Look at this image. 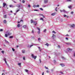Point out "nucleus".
<instances>
[{
	"label": "nucleus",
	"instance_id": "9d476101",
	"mask_svg": "<svg viewBox=\"0 0 75 75\" xmlns=\"http://www.w3.org/2000/svg\"><path fill=\"white\" fill-rule=\"evenodd\" d=\"M6 5V3H3V7H5V6Z\"/></svg>",
	"mask_w": 75,
	"mask_h": 75
},
{
	"label": "nucleus",
	"instance_id": "dca6fc26",
	"mask_svg": "<svg viewBox=\"0 0 75 75\" xmlns=\"http://www.w3.org/2000/svg\"><path fill=\"white\" fill-rule=\"evenodd\" d=\"M20 24H18L17 25V27H20Z\"/></svg>",
	"mask_w": 75,
	"mask_h": 75
},
{
	"label": "nucleus",
	"instance_id": "a18cd8bd",
	"mask_svg": "<svg viewBox=\"0 0 75 75\" xmlns=\"http://www.w3.org/2000/svg\"><path fill=\"white\" fill-rule=\"evenodd\" d=\"M22 2L24 3L25 2V1H24V0H23Z\"/></svg>",
	"mask_w": 75,
	"mask_h": 75
},
{
	"label": "nucleus",
	"instance_id": "37998d69",
	"mask_svg": "<svg viewBox=\"0 0 75 75\" xmlns=\"http://www.w3.org/2000/svg\"><path fill=\"white\" fill-rule=\"evenodd\" d=\"M0 31H3V29H0Z\"/></svg>",
	"mask_w": 75,
	"mask_h": 75
},
{
	"label": "nucleus",
	"instance_id": "72a5a7b5",
	"mask_svg": "<svg viewBox=\"0 0 75 75\" xmlns=\"http://www.w3.org/2000/svg\"><path fill=\"white\" fill-rule=\"evenodd\" d=\"M25 72H28V70L27 69H25Z\"/></svg>",
	"mask_w": 75,
	"mask_h": 75
},
{
	"label": "nucleus",
	"instance_id": "2f4dec72",
	"mask_svg": "<svg viewBox=\"0 0 75 75\" xmlns=\"http://www.w3.org/2000/svg\"><path fill=\"white\" fill-rule=\"evenodd\" d=\"M45 68H46V69H49L48 68V67H46V66H45Z\"/></svg>",
	"mask_w": 75,
	"mask_h": 75
},
{
	"label": "nucleus",
	"instance_id": "cd10ccee",
	"mask_svg": "<svg viewBox=\"0 0 75 75\" xmlns=\"http://www.w3.org/2000/svg\"><path fill=\"white\" fill-rule=\"evenodd\" d=\"M13 38V36H10L9 37L10 38Z\"/></svg>",
	"mask_w": 75,
	"mask_h": 75
},
{
	"label": "nucleus",
	"instance_id": "7ed1b4c3",
	"mask_svg": "<svg viewBox=\"0 0 75 75\" xmlns=\"http://www.w3.org/2000/svg\"><path fill=\"white\" fill-rule=\"evenodd\" d=\"M37 29L39 31H38V33L39 34H40V29L38 28H37Z\"/></svg>",
	"mask_w": 75,
	"mask_h": 75
},
{
	"label": "nucleus",
	"instance_id": "774afa93",
	"mask_svg": "<svg viewBox=\"0 0 75 75\" xmlns=\"http://www.w3.org/2000/svg\"><path fill=\"white\" fill-rule=\"evenodd\" d=\"M66 36H69V35H66Z\"/></svg>",
	"mask_w": 75,
	"mask_h": 75
},
{
	"label": "nucleus",
	"instance_id": "c85d7f7f",
	"mask_svg": "<svg viewBox=\"0 0 75 75\" xmlns=\"http://www.w3.org/2000/svg\"><path fill=\"white\" fill-rule=\"evenodd\" d=\"M40 20H42L43 21H44V20L43 19V18H41L40 19Z\"/></svg>",
	"mask_w": 75,
	"mask_h": 75
},
{
	"label": "nucleus",
	"instance_id": "5701e85b",
	"mask_svg": "<svg viewBox=\"0 0 75 75\" xmlns=\"http://www.w3.org/2000/svg\"><path fill=\"white\" fill-rule=\"evenodd\" d=\"M45 45H47V46H48L49 45V44L48 43H47L46 44H45Z\"/></svg>",
	"mask_w": 75,
	"mask_h": 75
},
{
	"label": "nucleus",
	"instance_id": "9b49d317",
	"mask_svg": "<svg viewBox=\"0 0 75 75\" xmlns=\"http://www.w3.org/2000/svg\"><path fill=\"white\" fill-rule=\"evenodd\" d=\"M7 22V21H6V20H4V23H5V24H6V23Z\"/></svg>",
	"mask_w": 75,
	"mask_h": 75
},
{
	"label": "nucleus",
	"instance_id": "39448f33",
	"mask_svg": "<svg viewBox=\"0 0 75 75\" xmlns=\"http://www.w3.org/2000/svg\"><path fill=\"white\" fill-rule=\"evenodd\" d=\"M48 0H44V3L45 4H46V3H48Z\"/></svg>",
	"mask_w": 75,
	"mask_h": 75
},
{
	"label": "nucleus",
	"instance_id": "f03ea898",
	"mask_svg": "<svg viewBox=\"0 0 75 75\" xmlns=\"http://www.w3.org/2000/svg\"><path fill=\"white\" fill-rule=\"evenodd\" d=\"M31 56L32 58H34L35 59V58H37V56H35L34 54H31Z\"/></svg>",
	"mask_w": 75,
	"mask_h": 75
},
{
	"label": "nucleus",
	"instance_id": "20e7f679",
	"mask_svg": "<svg viewBox=\"0 0 75 75\" xmlns=\"http://www.w3.org/2000/svg\"><path fill=\"white\" fill-rule=\"evenodd\" d=\"M4 61L6 64L8 65V64H7V61H6V58H4Z\"/></svg>",
	"mask_w": 75,
	"mask_h": 75
},
{
	"label": "nucleus",
	"instance_id": "a19ab883",
	"mask_svg": "<svg viewBox=\"0 0 75 75\" xmlns=\"http://www.w3.org/2000/svg\"><path fill=\"white\" fill-rule=\"evenodd\" d=\"M25 57H24L23 58V60H25Z\"/></svg>",
	"mask_w": 75,
	"mask_h": 75
},
{
	"label": "nucleus",
	"instance_id": "680f3d73",
	"mask_svg": "<svg viewBox=\"0 0 75 75\" xmlns=\"http://www.w3.org/2000/svg\"><path fill=\"white\" fill-rule=\"evenodd\" d=\"M42 16H43V18H45V16H44V15H42Z\"/></svg>",
	"mask_w": 75,
	"mask_h": 75
},
{
	"label": "nucleus",
	"instance_id": "8fccbe9b",
	"mask_svg": "<svg viewBox=\"0 0 75 75\" xmlns=\"http://www.w3.org/2000/svg\"><path fill=\"white\" fill-rule=\"evenodd\" d=\"M74 57H75V53H74Z\"/></svg>",
	"mask_w": 75,
	"mask_h": 75
},
{
	"label": "nucleus",
	"instance_id": "f3484780",
	"mask_svg": "<svg viewBox=\"0 0 75 75\" xmlns=\"http://www.w3.org/2000/svg\"><path fill=\"white\" fill-rule=\"evenodd\" d=\"M42 7H46V5H43L42 6Z\"/></svg>",
	"mask_w": 75,
	"mask_h": 75
},
{
	"label": "nucleus",
	"instance_id": "393cba45",
	"mask_svg": "<svg viewBox=\"0 0 75 75\" xmlns=\"http://www.w3.org/2000/svg\"><path fill=\"white\" fill-rule=\"evenodd\" d=\"M55 13H52L51 14V15L52 16H54V15H55Z\"/></svg>",
	"mask_w": 75,
	"mask_h": 75
},
{
	"label": "nucleus",
	"instance_id": "4c0bfd02",
	"mask_svg": "<svg viewBox=\"0 0 75 75\" xmlns=\"http://www.w3.org/2000/svg\"><path fill=\"white\" fill-rule=\"evenodd\" d=\"M17 6L18 7H20V6L19 5H18Z\"/></svg>",
	"mask_w": 75,
	"mask_h": 75
},
{
	"label": "nucleus",
	"instance_id": "ea45409f",
	"mask_svg": "<svg viewBox=\"0 0 75 75\" xmlns=\"http://www.w3.org/2000/svg\"><path fill=\"white\" fill-rule=\"evenodd\" d=\"M55 10H56V11H57V7H56L55 9Z\"/></svg>",
	"mask_w": 75,
	"mask_h": 75
},
{
	"label": "nucleus",
	"instance_id": "09e8293b",
	"mask_svg": "<svg viewBox=\"0 0 75 75\" xmlns=\"http://www.w3.org/2000/svg\"><path fill=\"white\" fill-rule=\"evenodd\" d=\"M71 14H74V12H71Z\"/></svg>",
	"mask_w": 75,
	"mask_h": 75
},
{
	"label": "nucleus",
	"instance_id": "7c9ffc66",
	"mask_svg": "<svg viewBox=\"0 0 75 75\" xmlns=\"http://www.w3.org/2000/svg\"><path fill=\"white\" fill-rule=\"evenodd\" d=\"M5 42L6 43H9V42H8V41H7V40H5Z\"/></svg>",
	"mask_w": 75,
	"mask_h": 75
},
{
	"label": "nucleus",
	"instance_id": "79ce46f5",
	"mask_svg": "<svg viewBox=\"0 0 75 75\" xmlns=\"http://www.w3.org/2000/svg\"><path fill=\"white\" fill-rule=\"evenodd\" d=\"M1 52L2 53V54H4V51H1Z\"/></svg>",
	"mask_w": 75,
	"mask_h": 75
},
{
	"label": "nucleus",
	"instance_id": "6ab92c4d",
	"mask_svg": "<svg viewBox=\"0 0 75 75\" xmlns=\"http://www.w3.org/2000/svg\"><path fill=\"white\" fill-rule=\"evenodd\" d=\"M18 65H19V67H21V63H18Z\"/></svg>",
	"mask_w": 75,
	"mask_h": 75
},
{
	"label": "nucleus",
	"instance_id": "412c9836",
	"mask_svg": "<svg viewBox=\"0 0 75 75\" xmlns=\"http://www.w3.org/2000/svg\"><path fill=\"white\" fill-rule=\"evenodd\" d=\"M5 37H8V35H7V34H5Z\"/></svg>",
	"mask_w": 75,
	"mask_h": 75
},
{
	"label": "nucleus",
	"instance_id": "aec40b11",
	"mask_svg": "<svg viewBox=\"0 0 75 75\" xmlns=\"http://www.w3.org/2000/svg\"><path fill=\"white\" fill-rule=\"evenodd\" d=\"M63 11L64 12V13H66L67 11H65V10H63Z\"/></svg>",
	"mask_w": 75,
	"mask_h": 75
},
{
	"label": "nucleus",
	"instance_id": "69168bd1",
	"mask_svg": "<svg viewBox=\"0 0 75 75\" xmlns=\"http://www.w3.org/2000/svg\"><path fill=\"white\" fill-rule=\"evenodd\" d=\"M66 44H67L68 45H69V43H67Z\"/></svg>",
	"mask_w": 75,
	"mask_h": 75
},
{
	"label": "nucleus",
	"instance_id": "de8ad7c7",
	"mask_svg": "<svg viewBox=\"0 0 75 75\" xmlns=\"http://www.w3.org/2000/svg\"><path fill=\"white\" fill-rule=\"evenodd\" d=\"M39 15H40V16H43V15H42L41 14H39Z\"/></svg>",
	"mask_w": 75,
	"mask_h": 75
},
{
	"label": "nucleus",
	"instance_id": "f8f14e48",
	"mask_svg": "<svg viewBox=\"0 0 75 75\" xmlns=\"http://www.w3.org/2000/svg\"><path fill=\"white\" fill-rule=\"evenodd\" d=\"M32 46H33V45H31L30 46V45H28V47H30V48H31V47H32Z\"/></svg>",
	"mask_w": 75,
	"mask_h": 75
},
{
	"label": "nucleus",
	"instance_id": "0eeeda50",
	"mask_svg": "<svg viewBox=\"0 0 75 75\" xmlns=\"http://www.w3.org/2000/svg\"><path fill=\"white\" fill-rule=\"evenodd\" d=\"M75 25L74 24H72L71 25V27L72 28H75Z\"/></svg>",
	"mask_w": 75,
	"mask_h": 75
},
{
	"label": "nucleus",
	"instance_id": "3c124183",
	"mask_svg": "<svg viewBox=\"0 0 75 75\" xmlns=\"http://www.w3.org/2000/svg\"><path fill=\"white\" fill-rule=\"evenodd\" d=\"M39 6H39V5H38L37 6H36V7H39Z\"/></svg>",
	"mask_w": 75,
	"mask_h": 75
},
{
	"label": "nucleus",
	"instance_id": "a878e982",
	"mask_svg": "<svg viewBox=\"0 0 75 75\" xmlns=\"http://www.w3.org/2000/svg\"><path fill=\"white\" fill-rule=\"evenodd\" d=\"M10 7H13L14 6L12 5H10Z\"/></svg>",
	"mask_w": 75,
	"mask_h": 75
},
{
	"label": "nucleus",
	"instance_id": "c03bdc74",
	"mask_svg": "<svg viewBox=\"0 0 75 75\" xmlns=\"http://www.w3.org/2000/svg\"><path fill=\"white\" fill-rule=\"evenodd\" d=\"M30 4H29L28 5V7H30Z\"/></svg>",
	"mask_w": 75,
	"mask_h": 75
},
{
	"label": "nucleus",
	"instance_id": "c9c22d12",
	"mask_svg": "<svg viewBox=\"0 0 75 75\" xmlns=\"http://www.w3.org/2000/svg\"><path fill=\"white\" fill-rule=\"evenodd\" d=\"M20 9H18V10H17L16 11V13H17V12H18V11H20Z\"/></svg>",
	"mask_w": 75,
	"mask_h": 75
},
{
	"label": "nucleus",
	"instance_id": "2eb2a0df",
	"mask_svg": "<svg viewBox=\"0 0 75 75\" xmlns=\"http://www.w3.org/2000/svg\"><path fill=\"white\" fill-rule=\"evenodd\" d=\"M25 50H22V52L23 53V54H24V53H25Z\"/></svg>",
	"mask_w": 75,
	"mask_h": 75
},
{
	"label": "nucleus",
	"instance_id": "bf43d9fd",
	"mask_svg": "<svg viewBox=\"0 0 75 75\" xmlns=\"http://www.w3.org/2000/svg\"><path fill=\"white\" fill-rule=\"evenodd\" d=\"M21 21H23V20H22V19H21L20 21V22H21Z\"/></svg>",
	"mask_w": 75,
	"mask_h": 75
},
{
	"label": "nucleus",
	"instance_id": "603ef678",
	"mask_svg": "<svg viewBox=\"0 0 75 75\" xmlns=\"http://www.w3.org/2000/svg\"><path fill=\"white\" fill-rule=\"evenodd\" d=\"M38 41H40V40H41V39H40V38H38Z\"/></svg>",
	"mask_w": 75,
	"mask_h": 75
},
{
	"label": "nucleus",
	"instance_id": "1a4fd4ad",
	"mask_svg": "<svg viewBox=\"0 0 75 75\" xmlns=\"http://www.w3.org/2000/svg\"><path fill=\"white\" fill-rule=\"evenodd\" d=\"M60 65H61V67H63L65 66V65L64 64H60Z\"/></svg>",
	"mask_w": 75,
	"mask_h": 75
},
{
	"label": "nucleus",
	"instance_id": "ddd939ff",
	"mask_svg": "<svg viewBox=\"0 0 75 75\" xmlns=\"http://www.w3.org/2000/svg\"><path fill=\"white\" fill-rule=\"evenodd\" d=\"M23 28H26V27H27V26L26 25H23Z\"/></svg>",
	"mask_w": 75,
	"mask_h": 75
},
{
	"label": "nucleus",
	"instance_id": "a211bd4d",
	"mask_svg": "<svg viewBox=\"0 0 75 75\" xmlns=\"http://www.w3.org/2000/svg\"><path fill=\"white\" fill-rule=\"evenodd\" d=\"M46 29H45L44 30L43 32L44 33H45L46 31Z\"/></svg>",
	"mask_w": 75,
	"mask_h": 75
},
{
	"label": "nucleus",
	"instance_id": "6e6d98bb",
	"mask_svg": "<svg viewBox=\"0 0 75 75\" xmlns=\"http://www.w3.org/2000/svg\"><path fill=\"white\" fill-rule=\"evenodd\" d=\"M60 11L61 12H62L63 11L61 10H60Z\"/></svg>",
	"mask_w": 75,
	"mask_h": 75
},
{
	"label": "nucleus",
	"instance_id": "6e6552de",
	"mask_svg": "<svg viewBox=\"0 0 75 75\" xmlns=\"http://www.w3.org/2000/svg\"><path fill=\"white\" fill-rule=\"evenodd\" d=\"M67 51H69V52H71V51H72V49L69 48L67 49Z\"/></svg>",
	"mask_w": 75,
	"mask_h": 75
},
{
	"label": "nucleus",
	"instance_id": "5fc2aeb1",
	"mask_svg": "<svg viewBox=\"0 0 75 75\" xmlns=\"http://www.w3.org/2000/svg\"><path fill=\"white\" fill-rule=\"evenodd\" d=\"M60 74H63V72L62 71L60 72Z\"/></svg>",
	"mask_w": 75,
	"mask_h": 75
},
{
	"label": "nucleus",
	"instance_id": "473e14b6",
	"mask_svg": "<svg viewBox=\"0 0 75 75\" xmlns=\"http://www.w3.org/2000/svg\"><path fill=\"white\" fill-rule=\"evenodd\" d=\"M40 10H42H42H43V9H42V8H40Z\"/></svg>",
	"mask_w": 75,
	"mask_h": 75
},
{
	"label": "nucleus",
	"instance_id": "423d86ee",
	"mask_svg": "<svg viewBox=\"0 0 75 75\" xmlns=\"http://www.w3.org/2000/svg\"><path fill=\"white\" fill-rule=\"evenodd\" d=\"M55 35L53 34L52 36V39H54V38H55Z\"/></svg>",
	"mask_w": 75,
	"mask_h": 75
},
{
	"label": "nucleus",
	"instance_id": "f704fd0d",
	"mask_svg": "<svg viewBox=\"0 0 75 75\" xmlns=\"http://www.w3.org/2000/svg\"><path fill=\"white\" fill-rule=\"evenodd\" d=\"M62 59H65V57H62Z\"/></svg>",
	"mask_w": 75,
	"mask_h": 75
},
{
	"label": "nucleus",
	"instance_id": "13d9d810",
	"mask_svg": "<svg viewBox=\"0 0 75 75\" xmlns=\"http://www.w3.org/2000/svg\"><path fill=\"white\" fill-rule=\"evenodd\" d=\"M66 39L67 40H68V38H66Z\"/></svg>",
	"mask_w": 75,
	"mask_h": 75
},
{
	"label": "nucleus",
	"instance_id": "4468645a",
	"mask_svg": "<svg viewBox=\"0 0 75 75\" xmlns=\"http://www.w3.org/2000/svg\"><path fill=\"white\" fill-rule=\"evenodd\" d=\"M68 7L69 8H70V9H71V8H72V6H68Z\"/></svg>",
	"mask_w": 75,
	"mask_h": 75
},
{
	"label": "nucleus",
	"instance_id": "0e129e2a",
	"mask_svg": "<svg viewBox=\"0 0 75 75\" xmlns=\"http://www.w3.org/2000/svg\"><path fill=\"white\" fill-rule=\"evenodd\" d=\"M32 33H34V31H33V30H32Z\"/></svg>",
	"mask_w": 75,
	"mask_h": 75
},
{
	"label": "nucleus",
	"instance_id": "e433bc0d",
	"mask_svg": "<svg viewBox=\"0 0 75 75\" xmlns=\"http://www.w3.org/2000/svg\"><path fill=\"white\" fill-rule=\"evenodd\" d=\"M6 15H4V18H6Z\"/></svg>",
	"mask_w": 75,
	"mask_h": 75
},
{
	"label": "nucleus",
	"instance_id": "c756f323",
	"mask_svg": "<svg viewBox=\"0 0 75 75\" xmlns=\"http://www.w3.org/2000/svg\"><path fill=\"white\" fill-rule=\"evenodd\" d=\"M52 33H54V34H56V32H55L54 31H53L52 32Z\"/></svg>",
	"mask_w": 75,
	"mask_h": 75
},
{
	"label": "nucleus",
	"instance_id": "bb28decb",
	"mask_svg": "<svg viewBox=\"0 0 75 75\" xmlns=\"http://www.w3.org/2000/svg\"><path fill=\"white\" fill-rule=\"evenodd\" d=\"M67 1H70V2L72 1V0H67Z\"/></svg>",
	"mask_w": 75,
	"mask_h": 75
},
{
	"label": "nucleus",
	"instance_id": "864d4df0",
	"mask_svg": "<svg viewBox=\"0 0 75 75\" xmlns=\"http://www.w3.org/2000/svg\"><path fill=\"white\" fill-rule=\"evenodd\" d=\"M33 7H36V6L35 5H34Z\"/></svg>",
	"mask_w": 75,
	"mask_h": 75
},
{
	"label": "nucleus",
	"instance_id": "e2e57ef3",
	"mask_svg": "<svg viewBox=\"0 0 75 75\" xmlns=\"http://www.w3.org/2000/svg\"><path fill=\"white\" fill-rule=\"evenodd\" d=\"M58 48H60V46L59 45V46H58Z\"/></svg>",
	"mask_w": 75,
	"mask_h": 75
},
{
	"label": "nucleus",
	"instance_id": "b1692460",
	"mask_svg": "<svg viewBox=\"0 0 75 75\" xmlns=\"http://www.w3.org/2000/svg\"><path fill=\"white\" fill-rule=\"evenodd\" d=\"M11 33H9L8 34V35H11Z\"/></svg>",
	"mask_w": 75,
	"mask_h": 75
},
{
	"label": "nucleus",
	"instance_id": "4d7b16f0",
	"mask_svg": "<svg viewBox=\"0 0 75 75\" xmlns=\"http://www.w3.org/2000/svg\"><path fill=\"white\" fill-rule=\"evenodd\" d=\"M34 10V11H38V10H37V9H35V10Z\"/></svg>",
	"mask_w": 75,
	"mask_h": 75
},
{
	"label": "nucleus",
	"instance_id": "338daca9",
	"mask_svg": "<svg viewBox=\"0 0 75 75\" xmlns=\"http://www.w3.org/2000/svg\"><path fill=\"white\" fill-rule=\"evenodd\" d=\"M39 50L40 51H41V49H40H40H39Z\"/></svg>",
	"mask_w": 75,
	"mask_h": 75
},
{
	"label": "nucleus",
	"instance_id": "f257e3e1",
	"mask_svg": "<svg viewBox=\"0 0 75 75\" xmlns=\"http://www.w3.org/2000/svg\"><path fill=\"white\" fill-rule=\"evenodd\" d=\"M35 23V25H37V24L36 21H34L33 20H31V23Z\"/></svg>",
	"mask_w": 75,
	"mask_h": 75
},
{
	"label": "nucleus",
	"instance_id": "58836bf2",
	"mask_svg": "<svg viewBox=\"0 0 75 75\" xmlns=\"http://www.w3.org/2000/svg\"><path fill=\"white\" fill-rule=\"evenodd\" d=\"M12 50L13 51H15V50L14 49V48H12Z\"/></svg>",
	"mask_w": 75,
	"mask_h": 75
},
{
	"label": "nucleus",
	"instance_id": "4be33fe9",
	"mask_svg": "<svg viewBox=\"0 0 75 75\" xmlns=\"http://www.w3.org/2000/svg\"><path fill=\"white\" fill-rule=\"evenodd\" d=\"M64 17H66L67 18H68L69 16H67L66 15H64Z\"/></svg>",
	"mask_w": 75,
	"mask_h": 75
},
{
	"label": "nucleus",
	"instance_id": "052dcab7",
	"mask_svg": "<svg viewBox=\"0 0 75 75\" xmlns=\"http://www.w3.org/2000/svg\"><path fill=\"white\" fill-rule=\"evenodd\" d=\"M40 63H41V59H40Z\"/></svg>",
	"mask_w": 75,
	"mask_h": 75
},
{
	"label": "nucleus",
	"instance_id": "49530a36",
	"mask_svg": "<svg viewBox=\"0 0 75 75\" xmlns=\"http://www.w3.org/2000/svg\"><path fill=\"white\" fill-rule=\"evenodd\" d=\"M46 72H47V73H48V72H49V71L48 70L46 71Z\"/></svg>",
	"mask_w": 75,
	"mask_h": 75
}]
</instances>
